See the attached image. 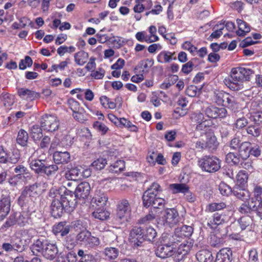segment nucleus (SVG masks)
Returning a JSON list of instances; mask_svg holds the SVG:
<instances>
[{
	"mask_svg": "<svg viewBox=\"0 0 262 262\" xmlns=\"http://www.w3.org/2000/svg\"><path fill=\"white\" fill-rule=\"evenodd\" d=\"M77 204L73 193L66 190L64 194L60 196V199H55L51 204V213L54 218L60 217L63 211L71 212L74 210Z\"/></svg>",
	"mask_w": 262,
	"mask_h": 262,
	"instance_id": "obj_1",
	"label": "nucleus"
},
{
	"mask_svg": "<svg viewBox=\"0 0 262 262\" xmlns=\"http://www.w3.org/2000/svg\"><path fill=\"white\" fill-rule=\"evenodd\" d=\"M30 167L35 174L50 178L55 175L59 168L56 164H48L46 160L35 159L29 161Z\"/></svg>",
	"mask_w": 262,
	"mask_h": 262,
	"instance_id": "obj_2",
	"label": "nucleus"
},
{
	"mask_svg": "<svg viewBox=\"0 0 262 262\" xmlns=\"http://www.w3.org/2000/svg\"><path fill=\"white\" fill-rule=\"evenodd\" d=\"M221 161L214 156H204L198 161V165L201 169L209 173H214L221 168Z\"/></svg>",
	"mask_w": 262,
	"mask_h": 262,
	"instance_id": "obj_3",
	"label": "nucleus"
},
{
	"mask_svg": "<svg viewBox=\"0 0 262 262\" xmlns=\"http://www.w3.org/2000/svg\"><path fill=\"white\" fill-rule=\"evenodd\" d=\"M28 243L25 240L23 241L20 237L12 236L9 239L2 244V249L7 252L16 251L21 253L25 251L28 247Z\"/></svg>",
	"mask_w": 262,
	"mask_h": 262,
	"instance_id": "obj_4",
	"label": "nucleus"
},
{
	"mask_svg": "<svg viewBox=\"0 0 262 262\" xmlns=\"http://www.w3.org/2000/svg\"><path fill=\"white\" fill-rule=\"evenodd\" d=\"M132 212L131 203L126 199L118 201L117 205L116 220L121 224L129 221Z\"/></svg>",
	"mask_w": 262,
	"mask_h": 262,
	"instance_id": "obj_5",
	"label": "nucleus"
},
{
	"mask_svg": "<svg viewBox=\"0 0 262 262\" xmlns=\"http://www.w3.org/2000/svg\"><path fill=\"white\" fill-rule=\"evenodd\" d=\"M183 218L179 215L178 211L175 208H167L162 213L160 219L161 223L165 226L173 227L180 222Z\"/></svg>",
	"mask_w": 262,
	"mask_h": 262,
	"instance_id": "obj_6",
	"label": "nucleus"
},
{
	"mask_svg": "<svg viewBox=\"0 0 262 262\" xmlns=\"http://www.w3.org/2000/svg\"><path fill=\"white\" fill-rule=\"evenodd\" d=\"M214 100L218 105H221L231 109H234L237 104L234 97L222 91L214 92Z\"/></svg>",
	"mask_w": 262,
	"mask_h": 262,
	"instance_id": "obj_7",
	"label": "nucleus"
},
{
	"mask_svg": "<svg viewBox=\"0 0 262 262\" xmlns=\"http://www.w3.org/2000/svg\"><path fill=\"white\" fill-rule=\"evenodd\" d=\"M254 72L248 68L243 67H237L232 68L230 74L232 81H237L239 82H244L245 81H249L251 77L253 75Z\"/></svg>",
	"mask_w": 262,
	"mask_h": 262,
	"instance_id": "obj_8",
	"label": "nucleus"
},
{
	"mask_svg": "<svg viewBox=\"0 0 262 262\" xmlns=\"http://www.w3.org/2000/svg\"><path fill=\"white\" fill-rule=\"evenodd\" d=\"M161 191L162 189L160 185L157 183H153L143 194V205L146 208L151 206L158 193Z\"/></svg>",
	"mask_w": 262,
	"mask_h": 262,
	"instance_id": "obj_9",
	"label": "nucleus"
},
{
	"mask_svg": "<svg viewBox=\"0 0 262 262\" xmlns=\"http://www.w3.org/2000/svg\"><path fill=\"white\" fill-rule=\"evenodd\" d=\"M219 143L213 131H209L207 133L205 140L198 141L195 143V147L197 149H208L211 151L216 149Z\"/></svg>",
	"mask_w": 262,
	"mask_h": 262,
	"instance_id": "obj_10",
	"label": "nucleus"
},
{
	"mask_svg": "<svg viewBox=\"0 0 262 262\" xmlns=\"http://www.w3.org/2000/svg\"><path fill=\"white\" fill-rule=\"evenodd\" d=\"M40 126L47 132H54L57 130L59 126V120L54 115L46 114L40 119Z\"/></svg>",
	"mask_w": 262,
	"mask_h": 262,
	"instance_id": "obj_11",
	"label": "nucleus"
},
{
	"mask_svg": "<svg viewBox=\"0 0 262 262\" xmlns=\"http://www.w3.org/2000/svg\"><path fill=\"white\" fill-rule=\"evenodd\" d=\"M39 186V183H35L32 185L26 186L18 199L19 204L23 205L27 198L32 199L36 197L40 192Z\"/></svg>",
	"mask_w": 262,
	"mask_h": 262,
	"instance_id": "obj_12",
	"label": "nucleus"
},
{
	"mask_svg": "<svg viewBox=\"0 0 262 262\" xmlns=\"http://www.w3.org/2000/svg\"><path fill=\"white\" fill-rule=\"evenodd\" d=\"M108 200V196L103 190L97 189L95 194L91 200V204L93 207L102 208L106 205Z\"/></svg>",
	"mask_w": 262,
	"mask_h": 262,
	"instance_id": "obj_13",
	"label": "nucleus"
},
{
	"mask_svg": "<svg viewBox=\"0 0 262 262\" xmlns=\"http://www.w3.org/2000/svg\"><path fill=\"white\" fill-rule=\"evenodd\" d=\"M129 239L134 247L141 246L144 241L143 230L141 227H134L130 232Z\"/></svg>",
	"mask_w": 262,
	"mask_h": 262,
	"instance_id": "obj_14",
	"label": "nucleus"
},
{
	"mask_svg": "<svg viewBox=\"0 0 262 262\" xmlns=\"http://www.w3.org/2000/svg\"><path fill=\"white\" fill-rule=\"evenodd\" d=\"M50 242L51 241L45 237H40L34 241L30 247V249L34 255H37L38 253L42 254L47 248V247L49 245Z\"/></svg>",
	"mask_w": 262,
	"mask_h": 262,
	"instance_id": "obj_15",
	"label": "nucleus"
},
{
	"mask_svg": "<svg viewBox=\"0 0 262 262\" xmlns=\"http://www.w3.org/2000/svg\"><path fill=\"white\" fill-rule=\"evenodd\" d=\"M91 190L90 185L88 182H82L77 186L74 192L71 191L73 194V197L76 200L85 199L89 195Z\"/></svg>",
	"mask_w": 262,
	"mask_h": 262,
	"instance_id": "obj_16",
	"label": "nucleus"
},
{
	"mask_svg": "<svg viewBox=\"0 0 262 262\" xmlns=\"http://www.w3.org/2000/svg\"><path fill=\"white\" fill-rule=\"evenodd\" d=\"M160 242L161 244H163L164 246H170L172 249L176 250L178 244L180 243V240L174 233V234H171L164 233L160 238Z\"/></svg>",
	"mask_w": 262,
	"mask_h": 262,
	"instance_id": "obj_17",
	"label": "nucleus"
},
{
	"mask_svg": "<svg viewBox=\"0 0 262 262\" xmlns=\"http://www.w3.org/2000/svg\"><path fill=\"white\" fill-rule=\"evenodd\" d=\"M227 220V216L225 214L216 212L209 218L207 225L211 228H216L217 226L224 224Z\"/></svg>",
	"mask_w": 262,
	"mask_h": 262,
	"instance_id": "obj_18",
	"label": "nucleus"
},
{
	"mask_svg": "<svg viewBox=\"0 0 262 262\" xmlns=\"http://www.w3.org/2000/svg\"><path fill=\"white\" fill-rule=\"evenodd\" d=\"M193 232V228L190 226L184 225L181 227H178L175 229L174 234L180 240V242L186 237H189Z\"/></svg>",
	"mask_w": 262,
	"mask_h": 262,
	"instance_id": "obj_19",
	"label": "nucleus"
},
{
	"mask_svg": "<svg viewBox=\"0 0 262 262\" xmlns=\"http://www.w3.org/2000/svg\"><path fill=\"white\" fill-rule=\"evenodd\" d=\"M18 95L23 99L28 101H33L40 97V94L26 88H19L17 90Z\"/></svg>",
	"mask_w": 262,
	"mask_h": 262,
	"instance_id": "obj_20",
	"label": "nucleus"
},
{
	"mask_svg": "<svg viewBox=\"0 0 262 262\" xmlns=\"http://www.w3.org/2000/svg\"><path fill=\"white\" fill-rule=\"evenodd\" d=\"M10 199L8 196L3 197L0 200V222L8 214L10 210Z\"/></svg>",
	"mask_w": 262,
	"mask_h": 262,
	"instance_id": "obj_21",
	"label": "nucleus"
},
{
	"mask_svg": "<svg viewBox=\"0 0 262 262\" xmlns=\"http://www.w3.org/2000/svg\"><path fill=\"white\" fill-rule=\"evenodd\" d=\"M47 247L41 255L47 259L50 260L54 259L58 253V249L56 244L51 241L49 245Z\"/></svg>",
	"mask_w": 262,
	"mask_h": 262,
	"instance_id": "obj_22",
	"label": "nucleus"
},
{
	"mask_svg": "<svg viewBox=\"0 0 262 262\" xmlns=\"http://www.w3.org/2000/svg\"><path fill=\"white\" fill-rule=\"evenodd\" d=\"M175 252V250L170 246L161 244L156 249V254L161 258H166L171 256Z\"/></svg>",
	"mask_w": 262,
	"mask_h": 262,
	"instance_id": "obj_23",
	"label": "nucleus"
},
{
	"mask_svg": "<svg viewBox=\"0 0 262 262\" xmlns=\"http://www.w3.org/2000/svg\"><path fill=\"white\" fill-rule=\"evenodd\" d=\"M232 258L231 250L229 248H224L217 253L214 262H231Z\"/></svg>",
	"mask_w": 262,
	"mask_h": 262,
	"instance_id": "obj_24",
	"label": "nucleus"
},
{
	"mask_svg": "<svg viewBox=\"0 0 262 262\" xmlns=\"http://www.w3.org/2000/svg\"><path fill=\"white\" fill-rule=\"evenodd\" d=\"M245 187H242L241 186H238V185H235L233 187L232 194H233L236 198L243 201L247 200L250 198V193Z\"/></svg>",
	"mask_w": 262,
	"mask_h": 262,
	"instance_id": "obj_25",
	"label": "nucleus"
},
{
	"mask_svg": "<svg viewBox=\"0 0 262 262\" xmlns=\"http://www.w3.org/2000/svg\"><path fill=\"white\" fill-rule=\"evenodd\" d=\"M54 164H67L70 161V154L67 151H55L53 155Z\"/></svg>",
	"mask_w": 262,
	"mask_h": 262,
	"instance_id": "obj_26",
	"label": "nucleus"
},
{
	"mask_svg": "<svg viewBox=\"0 0 262 262\" xmlns=\"http://www.w3.org/2000/svg\"><path fill=\"white\" fill-rule=\"evenodd\" d=\"M192 245L191 242L187 241L182 243L178 247L176 255L178 256V260H182L184 257L190 251Z\"/></svg>",
	"mask_w": 262,
	"mask_h": 262,
	"instance_id": "obj_27",
	"label": "nucleus"
},
{
	"mask_svg": "<svg viewBox=\"0 0 262 262\" xmlns=\"http://www.w3.org/2000/svg\"><path fill=\"white\" fill-rule=\"evenodd\" d=\"M196 257L199 262H212L213 259L211 252L207 249H203L198 252Z\"/></svg>",
	"mask_w": 262,
	"mask_h": 262,
	"instance_id": "obj_28",
	"label": "nucleus"
},
{
	"mask_svg": "<svg viewBox=\"0 0 262 262\" xmlns=\"http://www.w3.org/2000/svg\"><path fill=\"white\" fill-rule=\"evenodd\" d=\"M251 144L249 142L241 143L238 149L240 157L242 160H246L250 156Z\"/></svg>",
	"mask_w": 262,
	"mask_h": 262,
	"instance_id": "obj_29",
	"label": "nucleus"
},
{
	"mask_svg": "<svg viewBox=\"0 0 262 262\" xmlns=\"http://www.w3.org/2000/svg\"><path fill=\"white\" fill-rule=\"evenodd\" d=\"M175 52L171 53L169 51H163L160 52L157 56V61L160 63H168L172 60L177 59Z\"/></svg>",
	"mask_w": 262,
	"mask_h": 262,
	"instance_id": "obj_30",
	"label": "nucleus"
},
{
	"mask_svg": "<svg viewBox=\"0 0 262 262\" xmlns=\"http://www.w3.org/2000/svg\"><path fill=\"white\" fill-rule=\"evenodd\" d=\"M42 128L38 125H34L29 129V134L33 141L36 142L43 137Z\"/></svg>",
	"mask_w": 262,
	"mask_h": 262,
	"instance_id": "obj_31",
	"label": "nucleus"
},
{
	"mask_svg": "<svg viewBox=\"0 0 262 262\" xmlns=\"http://www.w3.org/2000/svg\"><path fill=\"white\" fill-rule=\"evenodd\" d=\"M70 229V226L67 225L66 222H60L54 226L53 230L55 234L60 233L61 236H64L69 233Z\"/></svg>",
	"mask_w": 262,
	"mask_h": 262,
	"instance_id": "obj_32",
	"label": "nucleus"
},
{
	"mask_svg": "<svg viewBox=\"0 0 262 262\" xmlns=\"http://www.w3.org/2000/svg\"><path fill=\"white\" fill-rule=\"evenodd\" d=\"M81 170L78 167L72 168L66 173L65 177L69 180L77 181L82 178Z\"/></svg>",
	"mask_w": 262,
	"mask_h": 262,
	"instance_id": "obj_33",
	"label": "nucleus"
},
{
	"mask_svg": "<svg viewBox=\"0 0 262 262\" xmlns=\"http://www.w3.org/2000/svg\"><path fill=\"white\" fill-rule=\"evenodd\" d=\"M236 23L238 27V30L236 31V34L238 36H244L246 33L250 32V26L246 22L243 20L237 19Z\"/></svg>",
	"mask_w": 262,
	"mask_h": 262,
	"instance_id": "obj_34",
	"label": "nucleus"
},
{
	"mask_svg": "<svg viewBox=\"0 0 262 262\" xmlns=\"http://www.w3.org/2000/svg\"><path fill=\"white\" fill-rule=\"evenodd\" d=\"M224 82L228 88L232 91H239L243 88V82H239L235 80L232 81L231 79V77L229 76L225 78Z\"/></svg>",
	"mask_w": 262,
	"mask_h": 262,
	"instance_id": "obj_35",
	"label": "nucleus"
},
{
	"mask_svg": "<svg viewBox=\"0 0 262 262\" xmlns=\"http://www.w3.org/2000/svg\"><path fill=\"white\" fill-rule=\"evenodd\" d=\"M248 179V174L245 170H240L236 176V184L238 186L246 187Z\"/></svg>",
	"mask_w": 262,
	"mask_h": 262,
	"instance_id": "obj_36",
	"label": "nucleus"
},
{
	"mask_svg": "<svg viewBox=\"0 0 262 262\" xmlns=\"http://www.w3.org/2000/svg\"><path fill=\"white\" fill-rule=\"evenodd\" d=\"M212 125V121L206 120L199 123L195 127V130L201 132V134H205L206 135L209 131H213L211 128Z\"/></svg>",
	"mask_w": 262,
	"mask_h": 262,
	"instance_id": "obj_37",
	"label": "nucleus"
},
{
	"mask_svg": "<svg viewBox=\"0 0 262 262\" xmlns=\"http://www.w3.org/2000/svg\"><path fill=\"white\" fill-rule=\"evenodd\" d=\"M169 187L173 193H183L185 194L189 189L188 186L184 183L172 184L169 185Z\"/></svg>",
	"mask_w": 262,
	"mask_h": 262,
	"instance_id": "obj_38",
	"label": "nucleus"
},
{
	"mask_svg": "<svg viewBox=\"0 0 262 262\" xmlns=\"http://www.w3.org/2000/svg\"><path fill=\"white\" fill-rule=\"evenodd\" d=\"M255 206H256L255 202L254 201L253 199H251V201L248 204L245 203L242 204L239 207L238 211L241 213H250L252 211L254 212V209H256Z\"/></svg>",
	"mask_w": 262,
	"mask_h": 262,
	"instance_id": "obj_39",
	"label": "nucleus"
},
{
	"mask_svg": "<svg viewBox=\"0 0 262 262\" xmlns=\"http://www.w3.org/2000/svg\"><path fill=\"white\" fill-rule=\"evenodd\" d=\"M252 193L254 201H262V186L258 184L253 183L252 185Z\"/></svg>",
	"mask_w": 262,
	"mask_h": 262,
	"instance_id": "obj_40",
	"label": "nucleus"
},
{
	"mask_svg": "<svg viewBox=\"0 0 262 262\" xmlns=\"http://www.w3.org/2000/svg\"><path fill=\"white\" fill-rule=\"evenodd\" d=\"M88 57V53L84 51H79L74 55L75 61L79 66H82L86 63Z\"/></svg>",
	"mask_w": 262,
	"mask_h": 262,
	"instance_id": "obj_41",
	"label": "nucleus"
},
{
	"mask_svg": "<svg viewBox=\"0 0 262 262\" xmlns=\"http://www.w3.org/2000/svg\"><path fill=\"white\" fill-rule=\"evenodd\" d=\"M20 159V152L17 149H13L7 155V163L14 164L18 162Z\"/></svg>",
	"mask_w": 262,
	"mask_h": 262,
	"instance_id": "obj_42",
	"label": "nucleus"
},
{
	"mask_svg": "<svg viewBox=\"0 0 262 262\" xmlns=\"http://www.w3.org/2000/svg\"><path fill=\"white\" fill-rule=\"evenodd\" d=\"M247 106L249 111L247 115L249 116L260 111V103L258 101L253 100L248 103Z\"/></svg>",
	"mask_w": 262,
	"mask_h": 262,
	"instance_id": "obj_43",
	"label": "nucleus"
},
{
	"mask_svg": "<svg viewBox=\"0 0 262 262\" xmlns=\"http://www.w3.org/2000/svg\"><path fill=\"white\" fill-rule=\"evenodd\" d=\"M248 124L247 119L244 116H239L234 123L233 126L235 129L240 130L245 127Z\"/></svg>",
	"mask_w": 262,
	"mask_h": 262,
	"instance_id": "obj_44",
	"label": "nucleus"
},
{
	"mask_svg": "<svg viewBox=\"0 0 262 262\" xmlns=\"http://www.w3.org/2000/svg\"><path fill=\"white\" fill-rule=\"evenodd\" d=\"M261 128L257 125H250L246 128V132L254 138L259 137L261 134Z\"/></svg>",
	"mask_w": 262,
	"mask_h": 262,
	"instance_id": "obj_45",
	"label": "nucleus"
},
{
	"mask_svg": "<svg viewBox=\"0 0 262 262\" xmlns=\"http://www.w3.org/2000/svg\"><path fill=\"white\" fill-rule=\"evenodd\" d=\"M241 158L239 155L234 152H229L226 156V161L228 163H232L234 165H238L241 162Z\"/></svg>",
	"mask_w": 262,
	"mask_h": 262,
	"instance_id": "obj_46",
	"label": "nucleus"
},
{
	"mask_svg": "<svg viewBox=\"0 0 262 262\" xmlns=\"http://www.w3.org/2000/svg\"><path fill=\"white\" fill-rule=\"evenodd\" d=\"M28 134L24 129H21L18 133L17 142L21 146H25L28 140Z\"/></svg>",
	"mask_w": 262,
	"mask_h": 262,
	"instance_id": "obj_47",
	"label": "nucleus"
},
{
	"mask_svg": "<svg viewBox=\"0 0 262 262\" xmlns=\"http://www.w3.org/2000/svg\"><path fill=\"white\" fill-rule=\"evenodd\" d=\"M92 215L95 219L103 221L108 217V213L104 211V207H98L96 208V210L92 213Z\"/></svg>",
	"mask_w": 262,
	"mask_h": 262,
	"instance_id": "obj_48",
	"label": "nucleus"
},
{
	"mask_svg": "<svg viewBox=\"0 0 262 262\" xmlns=\"http://www.w3.org/2000/svg\"><path fill=\"white\" fill-rule=\"evenodd\" d=\"M223 243L224 240L216 234H212L210 235L209 243L212 247L219 248L223 245Z\"/></svg>",
	"mask_w": 262,
	"mask_h": 262,
	"instance_id": "obj_49",
	"label": "nucleus"
},
{
	"mask_svg": "<svg viewBox=\"0 0 262 262\" xmlns=\"http://www.w3.org/2000/svg\"><path fill=\"white\" fill-rule=\"evenodd\" d=\"M4 105L9 108L14 103V96L9 94H3L1 97Z\"/></svg>",
	"mask_w": 262,
	"mask_h": 262,
	"instance_id": "obj_50",
	"label": "nucleus"
},
{
	"mask_svg": "<svg viewBox=\"0 0 262 262\" xmlns=\"http://www.w3.org/2000/svg\"><path fill=\"white\" fill-rule=\"evenodd\" d=\"M144 240L152 241L157 235L156 230L152 227H149L143 230Z\"/></svg>",
	"mask_w": 262,
	"mask_h": 262,
	"instance_id": "obj_51",
	"label": "nucleus"
},
{
	"mask_svg": "<svg viewBox=\"0 0 262 262\" xmlns=\"http://www.w3.org/2000/svg\"><path fill=\"white\" fill-rule=\"evenodd\" d=\"M156 216V213L150 209L149 213L141 218L139 221L138 223L140 224H147L153 221Z\"/></svg>",
	"mask_w": 262,
	"mask_h": 262,
	"instance_id": "obj_52",
	"label": "nucleus"
},
{
	"mask_svg": "<svg viewBox=\"0 0 262 262\" xmlns=\"http://www.w3.org/2000/svg\"><path fill=\"white\" fill-rule=\"evenodd\" d=\"M202 88H198L194 85H191L187 87L186 90V94L189 97H195L201 93Z\"/></svg>",
	"mask_w": 262,
	"mask_h": 262,
	"instance_id": "obj_53",
	"label": "nucleus"
},
{
	"mask_svg": "<svg viewBox=\"0 0 262 262\" xmlns=\"http://www.w3.org/2000/svg\"><path fill=\"white\" fill-rule=\"evenodd\" d=\"M104 253L109 259H114L118 256L119 250L116 248L107 247L105 249Z\"/></svg>",
	"mask_w": 262,
	"mask_h": 262,
	"instance_id": "obj_54",
	"label": "nucleus"
},
{
	"mask_svg": "<svg viewBox=\"0 0 262 262\" xmlns=\"http://www.w3.org/2000/svg\"><path fill=\"white\" fill-rule=\"evenodd\" d=\"M252 219L248 215L242 216L238 221L242 230H245L252 223Z\"/></svg>",
	"mask_w": 262,
	"mask_h": 262,
	"instance_id": "obj_55",
	"label": "nucleus"
},
{
	"mask_svg": "<svg viewBox=\"0 0 262 262\" xmlns=\"http://www.w3.org/2000/svg\"><path fill=\"white\" fill-rule=\"evenodd\" d=\"M93 127L102 135H105L109 130L108 128L103 123L96 121L93 124Z\"/></svg>",
	"mask_w": 262,
	"mask_h": 262,
	"instance_id": "obj_56",
	"label": "nucleus"
},
{
	"mask_svg": "<svg viewBox=\"0 0 262 262\" xmlns=\"http://www.w3.org/2000/svg\"><path fill=\"white\" fill-rule=\"evenodd\" d=\"M67 103L73 112H78L80 111H83V108L80 107L79 102L73 98L69 99Z\"/></svg>",
	"mask_w": 262,
	"mask_h": 262,
	"instance_id": "obj_57",
	"label": "nucleus"
},
{
	"mask_svg": "<svg viewBox=\"0 0 262 262\" xmlns=\"http://www.w3.org/2000/svg\"><path fill=\"white\" fill-rule=\"evenodd\" d=\"M106 160L103 158H99L94 161L91 164V167L96 170H101L105 166Z\"/></svg>",
	"mask_w": 262,
	"mask_h": 262,
	"instance_id": "obj_58",
	"label": "nucleus"
},
{
	"mask_svg": "<svg viewBox=\"0 0 262 262\" xmlns=\"http://www.w3.org/2000/svg\"><path fill=\"white\" fill-rule=\"evenodd\" d=\"M165 204V200L159 197H156L154 203L151 205L153 207L151 209V210L156 212V210L157 209L163 208Z\"/></svg>",
	"mask_w": 262,
	"mask_h": 262,
	"instance_id": "obj_59",
	"label": "nucleus"
},
{
	"mask_svg": "<svg viewBox=\"0 0 262 262\" xmlns=\"http://www.w3.org/2000/svg\"><path fill=\"white\" fill-rule=\"evenodd\" d=\"M16 219L17 224L20 226H24L28 223L29 216L26 212H23Z\"/></svg>",
	"mask_w": 262,
	"mask_h": 262,
	"instance_id": "obj_60",
	"label": "nucleus"
},
{
	"mask_svg": "<svg viewBox=\"0 0 262 262\" xmlns=\"http://www.w3.org/2000/svg\"><path fill=\"white\" fill-rule=\"evenodd\" d=\"M33 64V61L31 58L29 56H26L25 59H21L19 63V68L20 70H25L27 67H30Z\"/></svg>",
	"mask_w": 262,
	"mask_h": 262,
	"instance_id": "obj_61",
	"label": "nucleus"
},
{
	"mask_svg": "<svg viewBox=\"0 0 262 262\" xmlns=\"http://www.w3.org/2000/svg\"><path fill=\"white\" fill-rule=\"evenodd\" d=\"M233 188L224 183H221L219 185V190L223 195H229L232 193Z\"/></svg>",
	"mask_w": 262,
	"mask_h": 262,
	"instance_id": "obj_62",
	"label": "nucleus"
},
{
	"mask_svg": "<svg viewBox=\"0 0 262 262\" xmlns=\"http://www.w3.org/2000/svg\"><path fill=\"white\" fill-rule=\"evenodd\" d=\"M247 118H249L251 120L254 122L256 124H260L262 123V112L259 111L249 116L246 115Z\"/></svg>",
	"mask_w": 262,
	"mask_h": 262,
	"instance_id": "obj_63",
	"label": "nucleus"
},
{
	"mask_svg": "<svg viewBox=\"0 0 262 262\" xmlns=\"http://www.w3.org/2000/svg\"><path fill=\"white\" fill-rule=\"evenodd\" d=\"M90 234L91 232L87 230L82 231L77 235L76 240L80 242L86 243L89 236H90Z\"/></svg>",
	"mask_w": 262,
	"mask_h": 262,
	"instance_id": "obj_64",
	"label": "nucleus"
}]
</instances>
